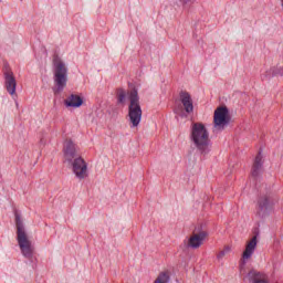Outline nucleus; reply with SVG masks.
<instances>
[{"instance_id": "nucleus-1", "label": "nucleus", "mask_w": 283, "mask_h": 283, "mask_svg": "<svg viewBox=\"0 0 283 283\" xmlns=\"http://www.w3.org/2000/svg\"><path fill=\"white\" fill-rule=\"evenodd\" d=\"M190 142L193 147L202 155L211 151V139H209V130L202 123H193L190 128Z\"/></svg>"}, {"instance_id": "nucleus-2", "label": "nucleus", "mask_w": 283, "mask_h": 283, "mask_svg": "<svg viewBox=\"0 0 283 283\" xmlns=\"http://www.w3.org/2000/svg\"><path fill=\"white\" fill-rule=\"evenodd\" d=\"M15 216V227H17V242L20 247V251L27 260H32L34 258V245L28 237L25 231V224H23V219L19 212L14 213Z\"/></svg>"}, {"instance_id": "nucleus-3", "label": "nucleus", "mask_w": 283, "mask_h": 283, "mask_svg": "<svg viewBox=\"0 0 283 283\" xmlns=\"http://www.w3.org/2000/svg\"><path fill=\"white\" fill-rule=\"evenodd\" d=\"M53 81H54V94H61L65 87H67V65L64 61L55 55L53 57Z\"/></svg>"}, {"instance_id": "nucleus-4", "label": "nucleus", "mask_w": 283, "mask_h": 283, "mask_svg": "<svg viewBox=\"0 0 283 283\" xmlns=\"http://www.w3.org/2000/svg\"><path fill=\"white\" fill-rule=\"evenodd\" d=\"M129 106H128V118L130 127H138L140 120H143V108L140 107V98L138 97V91L133 90L129 93Z\"/></svg>"}, {"instance_id": "nucleus-5", "label": "nucleus", "mask_w": 283, "mask_h": 283, "mask_svg": "<svg viewBox=\"0 0 283 283\" xmlns=\"http://www.w3.org/2000/svg\"><path fill=\"white\" fill-rule=\"evenodd\" d=\"M229 123H231L229 108H227V106H219L216 108L213 115L212 133L220 134V132H224V128L229 127Z\"/></svg>"}, {"instance_id": "nucleus-6", "label": "nucleus", "mask_w": 283, "mask_h": 283, "mask_svg": "<svg viewBox=\"0 0 283 283\" xmlns=\"http://www.w3.org/2000/svg\"><path fill=\"white\" fill-rule=\"evenodd\" d=\"M179 103L181 106L175 108V114H177V116L187 118V116L193 114V98L189 92L181 91L179 93Z\"/></svg>"}, {"instance_id": "nucleus-7", "label": "nucleus", "mask_w": 283, "mask_h": 283, "mask_svg": "<svg viewBox=\"0 0 283 283\" xmlns=\"http://www.w3.org/2000/svg\"><path fill=\"white\" fill-rule=\"evenodd\" d=\"M71 169L77 178V180H85L90 176V170L87 168V161L83 157H76L73 161H70Z\"/></svg>"}, {"instance_id": "nucleus-8", "label": "nucleus", "mask_w": 283, "mask_h": 283, "mask_svg": "<svg viewBox=\"0 0 283 283\" xmlns=\"http://www.w3.org/2000/svg\"><path fill=\"white\" fill-rule=\"evenodd\" d=\"M209 233L205 230H195L192 234L189 237L187 242L188 249H200L202 244H205V241L207 240V237Z\"/></svg>"}, {"instance_id": "nucleus-9", "label": "nucleus", "mask_w": 283, "mask_h": 283, "mask_svg": "<svg viewBox=\"0 0 283 283\" xmlns=\"http://www.w3.org/2000/svg\"><path fill=\"white\" fill-rule=\"evenodd\" d=\"M63 153L65 163H72L76 160V158H81L78 154V146H76V144L71 139H66L64 142Z\"/></svg>"}, {"instance_id": "nucleus-10", "label": "nucleus", "mask_w": 283, "mask_h": 283, "mask_svg": "<svg viewBox=\"0 0 283 283\" xmlns=\"http://www.w3.org/2000/svg\"><path fill=\"white\" fill-rule=\"evenodd\" d=\"M4 87L11 96L17 94V78L11 70L4 72Z\"/></svg>"}, {"instance_id": "nucleus-11", "label": "nucleus", "mask_w": 283, "mask_h": 283, "mask_svg": "<svg viewBox=\"0 0 283 283\" xmlns=\"http://www.w3.org/2000/svg\"><path fill=\"white\" fill-rule=\"evenodd\" d=\"M258 249V237L254 235L245 243V249L242 253V262L243 264L247 262V260H251L253 258V253H255V250Z\"/></svg>"}, {"instance_id": "nucleus-12", "label": "nucleus", "mask_w": 283, "mask_h": 283, "mask_svg": "<svg viewBox=\"0 0 283 283\" xmlns=\"http://www.w3.org/2000/svg\"><path fill=\"white\" fill-rule=\"evenodd\" d=\"M244 281L250 283H269L266 274L259 272L258 270H251L245 275Z\"/></svg>"}, {"instance_id": "nucleus-13", "label": "nucleus", "mask_w": 283, "mask_h": 283, "mask_svg": "<svg viewBox=\"0 0 283 283\" xmlns=\"http://www.w3.org/2000/svg\"><path fill=\"white\" fill-rule=\"evenodd\" d=\"M64 105L65 107H71L72 109H78V107L83 106V98L81 97V95L71 94L64 101Z\"/></svg>"}, {"instance_id": "nucleus-14", "label": "nucleus", "mask_w": 283, "mask_h": 283, "mask_svg": "<svg viewBox=\"0 0 283 283\" xmlns=\"http://www.w3.org/2000/svg\"><path fill=\"white\" fill-rule=\"evenodd\" d=\"M264 164V160L262 159V154L259 153L254 159V164L252 166V176L253 178H258V176H260V174H262L263 168L262 165Z\"/></svg>"}, {"instance_id": "nucleus-15", "label": "nucleus", "mask_w": 283, "mask_h": 283, "mask_svg": "<svg viewBox=\"0 0 283 283\" xmlns=\"http://www.w3.org/2000/svg\"><path fill=\"white\" fill-rule=\"evenodd\" d=\"M127 91H125L124 88H118L116 96H117V103H119V105H125V103H127Z\"/></svg>"}, {"instance_id": "nucleus-16", "label": "nucleus", "mask_w": 283, "mask_h": 283, "mask_svg": "<svg viewBox=\"0 0 283 283\" xmlns=\"http://www.w3.org/2000/svg\"><path fill=\"white\" fill-rule=\"evenodd\" d=\"M269 206V199L268 198H261L259 201L260 209H266Z\"/></svg>"}, {"instance_id": "nucleus-17", "label": "nucleus", "mask_w": 283, "mask_h": 283, "mask_svg": "<svg viewBox=\"0 0 283 283\" xmlns=\"http://www.w3.org/2000/svg\"><path fill=\"white\" fill-rule=\"evenodd\" d=\"M224 255H227V251L221 250L218 254H217V260H222L224 258Z\"/></svg>"}, {"instance_id": "nucleus-18", "label": "nucleus", "mask_w": 283, "mask_h": 283, "mask_svg": "<svg viewBox=\"0 0 283 283\" xmlns=\"http://www.w3.org/2000/svg\"><path fill=\"white\" fill-rule=\"evenodd\" d=\"M223 251H226V253H230L231 252V247H229V245L224 247Z\"/></svg>"}, {"instance_id": "nucleus-19", "label": "nucleus", "mask_w": 283, "mask_h": 283, "mask_svg": "<svg viewBox=\"0 0 283 283\" xmlns=\"http://www.w3.org/2000/svg\"><path fill=\"white\" fill-rule=\"evenodd\" d=\"M181 3H187V0H179Z\"/></svg>"}]
</instances>
